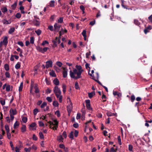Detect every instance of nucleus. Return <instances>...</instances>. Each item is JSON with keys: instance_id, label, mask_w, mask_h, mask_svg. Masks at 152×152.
<instances>
[{"instance_id": "57", "label": "nucleus", "mask_w": 152, "mask_h": 152, "mask_svg": "<svg viewBox=\"0 0 152 152\" xmlns=\"http://www.w3.org/2000/svg\"><path fill=\"white\" fill-rule=\"evenodd\" d=\"M62 136H63L65 138H66L67 137V134L66 132L65 131H64L62 133Z\"/></svg>"}, {"instance_id": "39", "label": "nucleus", "mask_w": 152, "mask_h": 152, "mask_svg": "<svg viewBox=\"0 0 152 152\" xmlns=\"http://www.w3.org/2000/svg\"><path fill=\"white\" fill-rule=\"evenodd\" d=\"M4 127L7 132H10L9 127L8 125H6Z\"/></svg>"}, {"instance_id": "60", "label": "nucleus", "mask_w": 152, "mask_h": 152, "mask_svg": "<svg viewBox=\"0 0 152 152\" xmlns=\"http://www.w3.org/2000/svg\"><path fill=\"white\" fill-rule=\"evenodd\" d=\"M39 126H44V124L42 121H39Z\"/></svg>"}, {"instance_id": "32", "label": "nucleus", "mask_w": 152, "mask_h": 152, "mask_svg": "<svg viewBox=\"0 0 152 152\" xmlns=\"http://www.w3.org/2000/svg\"><path fill=\"white\" fill-rule=\"evenodd\" d=\"M63 91L65 93L66 91V86L64 84L62 85Z\"/></svg>"}, {"instance_id": "14", "label": "nucleus", "mask_w": 152, "mask_h": 152, "mask_svg": "<svg viewBox=\"0 0 152 152\" xmlns=\"http://www.w3.org/2000/svg\"><path fill=\"white\" fill-rule=\"evenodd\" d=\"M64 70L63 72V77L64 78H66L67 77V71L64 69Z\"/></svg>"}, {"instance_id": "55", "label": "nucleus", "mask_w": 152, "mask_h": 152, "mask_svg": "<svg viewBox=\"0 0 152 152\" xmlns=\"http://www.w3.org/2000/svg\"><path fill=\"white\" fill-rule=\"evenodd\" d=\"M82 34L83 37L86 36V30H83L82 33Z\"/></svg>"}, {"instance_id": "41", "label": "nucleus", "mask_w": 152, "mask_h": 152, "mask_svg": "<svg viewBox=\"0 0 152 152\" xmlns=\"http://www.w3.org/2000/svg\"><path fill=\"white\" fill-rule=\"evenodd\" d=\"M22 121L24 123H26L27 121V118L26 117H23L22 118Z\"/></svg>"}, {"instance_id": "27", "label": "nucleus", "mask_w": 152, "mask_h": 152, "mask_svg": "<svg viewBox=\"0 0 152 152\" xmlns=\"http://www.w3.org/2000/svg\"><path fill=\"white\" fill-rule=\"evenodd\" d=\"M121 5L123 8H124V9H128L129 10V9H128L127 7L126 6L124 5V0H121Z\"/></svg>"}, {"instance_id": "12", "label": "nucleus", "mask_w": 152, "mask_h": 152, "mask_svg": "<svg viewBox=\"0 0 152 152\" xmlns=\"http://www.w3.org/2000/svg\"><path fill=\"white\" fill-rule=\"evenodd\" d=\"M88 96L89 98H92L94 95L95 94V92L94 91H92L91 93H88Z\"/></svg>"}, {"instance_id": "44", "label": "nucleus", "mask_w": 152, "mask_h": 152, "mask_svg": "<svg viewBox=\"0 0 152 152\" xmlns=\"http://www.w3.org/2000/svg\"><path fill=\"white\" fill-rule=\"evenodd\" d=\"M47 104L46 102H44L41 104L40 107L41 108H43L45 107V106H46L47 105Z\"/></svg>"}, {"instance_id": "34", "label": "nucleus", "mask_w": 152, "mask_h": 152, "mask_svg": "<svg viewBox=\"0 0 152 152\" xmlns=\"http://www.w3.org/2000/svg\"><path fill=\"white\" fill-rule=\"evenodd\" d=\"M19 125V123L17 121H16L14 124L13 127L14 129H15L17 126H18Z\"/></svg>"}, {"instance_id": "42", "label": "nucleus", "mask_w": 152, "mask_h": 152, "mask_svg": "<svg viewBox=\"0 0 152 152\" xmlns=\"http://www.w3.org/2000/svg\"><path fill=\"white\" fill-rule=\"evenodd\" d=\"M135 97L134 95H132L131 96V101L132 102H133L135 100Z\"/></svg>"}, {"instance_id": "28", "label": "nucleus", "mask_w": 152, "mask_h": 152, "mask_svg": "<svg viewBox=\"0 0 152 152\" xmlns=\"http://www.w3.org/2000/svg\"><path fill=\"white\" fill-rule=\"evenodd\" d=\"M107 115L108 116H115V114L114 113H112L111 112H108L107 113Z\"/></svg>"}, {"instance_id": "61", "label": "nucleus", "mask_w": 152, "mask_h": 152, "mask_svg": "<svg viewBox=\"0 0 152 152\" xmlns=\"http://www.w3.org/2000/svg\"><path fill=\"white\" fill-rule=\"evenodd\" d=\"M7 137L9 139H10V138H11V134L10 133V132H7Z\"/></svg>"}, {"instance_id": "64", "label": "nucleus", "mask_w": 152, "mask_h": 152, "mask_svg": "<svg viewBox=\"0 0 152 152\" xmlns=\"http://www.w3.org/2000/svg\"><path fill=\"white\" fill-rule=\"evenodd\" d=\"M17 44L22 47L23 46V44L22 41L18 42Z\"/></svg>"}, {"instance_id": "46", "label": "nucleus", "mask_w": 152, "mask_h": 152, "mask_svg": "<svg viewBox=\"0 0 152 152\" xmlns=\"http://www.w3.org/2000/svg\"><path fill=\"white\" fill-rule=\"evenodd\" d=\"M39 137L40 139H43L44 138V135L41 132H40L39 133Z\"/></svg>"}, {"instance_id": "54", "label": "nucleus", "mask_w": 152, "mask_h": 152, "mask_svg": "<svg viewBox=\"0 0 152 152\" xmlns=\"http://www.w3.org/2000/svg\"><path fill=\"white\" fill-rule=\"evenodd\" d=\"M32 139L36 141L37 140V137H36L35 134H33Z\"/></svg>"}, {"instance_id": "53", "label": "nucleus", "mask_w": 152, "mask_h": 152, "mask_svg": "<svg viewBox=\"0 0 152 152\" xmlns=\"http://www.w3.org/2000/svg\"><path fill=\"white\" fill-rule=\"evenodd\" d=\"M5 75L6 77L7 78H10V73L8 72H6L5 73Z\"/></svg>"}, {"instance_id": "35", "label": "nucleus", "mask_w": 152, "mask_h": 152, "mask_svg": "<svg viewBox=\"0 0 152 152\" xmlns=\"http://www.w3.org/2000/svg\"><path fill=\"white\" fill-rule=\"evenodd\" d=\"M75 87L76 89H80V87L79 86L78 83L77 82H75Z\"/></svg>"}, {"instance_id": "6", "label": "nucleus", "mask_w": 152, "mask_h": 152, "mask_svg": "<svg viewBox=\"0 0 152 152\" xmlns=\"http://www.w3.org/2000/svg\"><path fill=\"white\" fill-rule=\"evenodd\" d=\"M53 122L55 123V124H53V122L50 121H48V123L50 124V125H53L56 126V127H58V122L57 121V119H55L53 120Z\"/></svg>"}, {"instance_id": "37", "label": "nucleus", "mask_w": 152, "mask_h": 152, "mask_svg": "<svg viewBox=\"0 0 152 152\" xmlns=\"http://www.w3.org/2000/svg\"><path fill=\"white\" fill-rule=\"evenodd\" d=\"M4 68L6 71H8L9 69V66L7 64H6L4 65Z\"/></svg>"}, {"instance_id": "59", "label": "nucleus", "mask_w": 152, "mask_h": 152, "mask_svg": "<svg viewBox=\"0 0 152 152\" xmlns=\"http://www.w3.org/2000/svg\"><path fill=\"white\" fill-rule=\"evenodd\" d=\"M48 29L50 30L51 31H53V27L52 26H48Z\"/></svg>"}, {"instance_id": "2", "label": "nucleus", "mask_w": 152, "mask_h": 152, "mask_svg": "<svg viewBox=\"0 0 152 152\" xmlns=\"http://www.w3.org/2000/svg\"><path fill=\"white\" fill-rule=\"evenodd\" d=\"M85 102L86 104V107L87 109L91 110H93V109L91 107L90 104V101L89 99H87L85 100Z\"/></svg>"}, {"instance_id": "9", "label": "nucleus", "mask_w": 152, "mask_h": 152, "mask_svg": "<svg viewBox=\"0 0 152 152\" xmlns=\"http://www.w3.org/2000/svg\"><path fill=\"white\" fill-rule=\"evenodd\" d=\"M33 23L34 25L37 26H39L40 24V22L37 19L34 20Z\"/></svg>"}, {"instance_id": "21", "label": "nucleus", "mask_w": 152, "mask_h": 152, "mask_svg": "<svg viewBox=\"0 0 152 152\" xmlns=\"http://www.w3.org/2000/svg\"><path fill=\"white\" fill-rule=\"evenodd\" d=\"M15 31V28L14 27L13 28H10L9 29V31H8V33L9 34H11L13 32H14V31Z\"/></svg>"}, {"instance_id": "31", "label": "nucleus", "mask_w": 152, "mask_h": 152, "mask_svg": "<svg viewBox=\"0 0 152 152\" xmlns=\"http://www.w3.org/2000/svg\"><path fill=\"white\" fill-rule=\"evenodd\" d=\"M1 10L2 12L3 13H5L7 11V9L6 7L2 8Z\"/></svg>"}, {"instance_id": "50", "label": "nucleus", "mask_w": 152, "mask_h": 152, "mask_svg": "<svg viewBox=\"0 0 152 152\" xmlns=\"http://www.w3.org/2000/svg\"><path fill=\"white\" fill-rule=\"evenodd\" d=\"M37 50L41 52L42 53V48L39 46H38L37 47Z\"/></svg>"}, {"instance_id": "17", "label": "nucleus", "mask_w": 152, "mask_h": 152, "mask_svg": "<svg viewBox=\"0 0 152 152\" xmlns=\"http://www.w3.org/2000/svg\"><path fill=\"white\" fill-rule=\"evenodd\" d=\"M53 83L56 86L58 85L59 84V81L57 78H55L54 80Z\"/></svg>"}, {"instance_id": "26", "label": "nucleus", "mask_w": 152, "mask_h": 152, "mask_svg": "<svg viewBox=\"0 0 152 152\" xmlns=\"http://www.w3.org/2000/svg\"><path fill=\"white\" fill-rule=\"evenodd\" d=\"M20 63L18 62L15 65V67L16 69H18L20 67Z\"/></svg>"}, {"instance_id": "13", "label": "nucleus", "mask_w": 152, "mask_h": 152, "mask_svg": "<svg viewBox=\"0 0 152 152\" xmlns=\"http://www.w3.org/2000/svg\"><path fill=\"white\" fill-rule=\"evenodd\" d=\"M134 23L135 25L140 27V23L139 22L138 20L136 19H134Z\"/></svg>"}, {"instance_id": "38", "label": "nucleus", "mask_w": 152, "mask_h": 152, "mask_svg": "<svg viewBox=\"0 0 152 152\" xmlns=\"http://www.w3.org/2000/svg\"><path fill=\"white\" fill-rule=\"evenodd\" d=\"M69 138L71 139H73V132L72 131L69 134Z\"/></svg>"}, {"instance_id": "23", "label": "nucleus", "mask_w": 152, "mask_h": 152, "mask_svg": "<svg viewBox=\"0 0 152 152\" xmlns=\"http://www.w3.org/2000/svg\"><path fill=\"white\" fill-rule=\"evenodd\" d=\"M83 105H84V108H82L81 110V112H82V118H83V117H84V115H85V114H86V111L85 110H84V109H85V106H84V104H83Z\"/></svg>"}, {"instance_id": "30", "label": "nucleus", "mask_w": 152, "mask_h": 152, "mask_svg": "<svg viewBox=\"0 0 152 152\" xmlns=\"http://www.w3.org/2000/svg\"><path fill=\"white\" fill-rule=\"evenodd\" d=\"M35 31L38 36L39 35L41 34L42 32L39 29H38L37 30H35Z\"/></svg>"}, {"instance_id": "40", "label": "nucleus", "mask_w": 152, "mask_h": 152, "mask_svg": "<svg viewBox=\"0 0 152 152\" xmlns=\"http://www.w3.org/2000/svg\"><path fill=\"white\" fill-rule=\"evenodd\" d=\"M21 15L20 13L18 12L16 14L15 16L16 18L19 19L21 17Z\"/></svg>"}, {"instance_id": "20", "label": "nucleus", "mask_w": 152, "mask_h": 152, "mask_svg": "<svg viewBox=\"0 0 152 152\" xmlns=\"http://www.w3.org/2000/svg\"><path fill=\"white\" fill-rule=\"evenodd\" d=\"M57 140L58 141H59V142H61V141H62L63 140V138L62 136L60 135V136L57 137Z\"/></svg>"}, {"instance_id": "29", "label": "nucleus", "mask_w": 152, "mask_h": 152, "mask_svg": "<svg viewBox=\"0 0 152 152\" xmlns=\"http://www.w3.org/2000/svg\"><path fill=\"white\" fill-rule=\"evenodd\" d=\"M53 105L56 107H58L59 105L58 102L57 101H54L53 102Z\"/></svg>"}, {"instance_id": "1", "label": "nucleus", "mask_w": 152, "mask_h": 152, "mask_svg": "<svg viewBox=\"0 0 152 152\" xmlns=\"http://www.w3.org/2000/svg\"><path fill=\"white\" fill-rule=\"evenodd\" d=\"M69 73L70 76L71 78L77 80L81 77V74L82 73L80 71H78L76 69H74L73 70V71L70 70Z\"/></svg>"}, {"instance_id": "22", "label": "nucleus", "mask_w": 152, "mask_h": 152, "mask_svg": "<svg viewBox=\"0 0 152 152\" xmlns=\"http://www.w3.org/2000/svg\"><path fill=\"white\" fill-rule=\"evenodd\" d=\"M26 126L25 125H23L21 128V131L22 132H24L26 131Z\"/></svg>"}, {"instance_id": "4", "label": "nucleus", "mask_w": 152, "mask_h": 152, "mask_svg": "<svg viewBox=\"0 0 152 152\" xmlns=\"http://www.w3.org/2000/svg\"><path fill=\"white\" fill-rule=\"evenodd\" d=\"M53 91L55 94H61V91L60 89L57 86H55L53 89Z\"/></svg>"}, {"instance_id": "62", "label": "nucleus", "mask_w": 152, "mask_h": 152, "mask_svg": "<svg viewBox=\"0 0 152 152\" xmlns=\"http://www.w3.org/2000/svg\"><path fill=\"white\" fill-rule=\"evenodd\" d=\"M46 99L49 102H51L52 101V99L50 97H47L46 98Z\"/></svg>"}, {"instance_id": "43", "label": "nucleus", "mask_w": 152, "mask_h": 152, "mask_svg": "<svg viewBox=\"0 0 152 152\" xmlns=\"http://www.w3.org/2000/svg\"><path fill=\"white\" fill-rule=\"evenodd\" d=\"M38 110L37 108L33 110V113L34 115H36L38 112Z\"/></svg>"}, {"instance_id": "11", "label": "nucleus", "mask_w": 152, "mask_h": 152, "mask_svg": "<svg viewBox=\"0 0 152 152\" xmlns=\"http://www.w3.org/2000/svg\"><path fill=\"white\" fill-rule=\"evenodd\" d=\"M17 1L18 0H17L16 1H15L14 4L12 5L11 6V8L13 10H15L16 7V6L17 4Z\"/></svg>"}, {"instance_id": "10", "label": "nucleus", "mask_w": 152, "mask_h": 152, "mask_svg": "<svg viewBox=\"0 0 152 152\" xmlns=\"http://www.w3.org/2000/svg\"><path fill=\"white\" fill-rule=\"evenodd\" d=\"M75 67L76 68V69H77V70L78 71H80V72L81 73L83 72V70L82 69V68L81 66L76 65L75 66Z\"/></svg>"}, {"instance_id": "7", "label": "nucleus", "mask_w": 152, "mask_h": 152, "mask_svg": "<svg viewBox=\"0 0 152 152\" xmlns=\"http://www.w3.org/2000/svg\"><path fill=\"white\" fill-rule=\"evenodd\" d=\"M72 109V104L71 103L70 104L67 106V110L69 113H70Z\"/></svg>"}, {"instance_id": "49", "label": "nucleus", "mask_w": 152, "mask_h": 152, "mask_svg": "<svg viewBox=\"0 0 152 152\" xmlns=\"http://www.w3.org/2000/svg\"><path fill=\"white\" fill-rule=\"evenodd\" d=\"M10 85H8L6 87V91H9L10 90Z\"/></svg>"}, {"instance_id": "58", "label": "nucleus", "mask_w": 152, "mask_h": 152, "mask_svg": "<svg viewBox=\"0 0 152 152\" xmlns=\"http://www.w3.org/2000/svg\"><path fill=\"white\" fill-rule=\"evenodd\" d=\"M48 49V47L44 48L42 49V53H44L45 52H46Z\"/></svg>"}, {"instance_id": "15", "label": "nucleus", "mask_w": 152, "mask_h": 152, "mask_svg": "<svg viewBox=\"0 0 152 152\" xmlns=\"http://www.w3.org/2000/svg\"><path fill=\"white\" fill-rule=\"evenodd\" d=\"M55 3V1L54 0H51V1L49 3V6L50 7H54V3Z\"/></svg>"}, {"instance_id": "8", "label": "nucleus", "mask_w": 152, "mask_h": 152, "mask_svg": "<svg viewBox=\"0 0 152 152\" xmlns=\"http://www.w3.org/2000/svg\"><path fill=\"white\" fill-rule=\"evenodd\" d=\"M1 42H2V43H3L4 45L5 46H7L8 42V37H6L5 36L4 39L2 41H1Z\"/></svg>"}, {"instance_id": "18", "label": "nucleus", "mask_w": 152, "mask_h": 152, "mask_svg": "<svg viewBox=\"0 0 152 152\" xmlns=\"http://www.w3.org/2000/svg\"><path fill=\"white\" fill-rule=\"evenodd\" d=\"M49 75L53 77H56V74L54 71L53 70H52L50 72Z\"/></svg>"}, {"instance_id": "52", "label": "nucleus", "mask_w": 152, "mask_h": 152, "mask_svg": "<svg viewBox=\"0 0 152 152\" xmlns=\"http://www.w3.org/2000/svg\"><path fill=\"white\" fill-rule=\"evenodd\" d=\"M56 64L57 65L60 67L61 66L62 64V63L60 61L57 62Z\"/></svg>"}, {"instance_id": "36", "label": "nucleus", "mask_w": 152, "mask_h": 152, "mask_svg": "<svg viewBox=\"0 0 152 152\" xmlns=\"http://www.w3.org/2000/svg\"><path fill=\"white\" fill-rule=\"evenodd\" d=\"M32 149L31 147H29L28 148H24V150L26 152H30Z\"/></svg>"}, {"instance_id": "47", "label": "nucleus", "mask_w": 152, "mask_h": 152, "mask_svg": "<svg viewBox=\"0 0 152 152\" xmlns=\"http://www.w3.org/2000/svg\"><path fill=\"white\" fill-rule=\"evenodd\" d=\"M30 42L32 44H33L34 43V38L33 37H30Z\"/></svg>"}, {"instance_id": "63", "label": "nucleus", "mask_w": 152, "mask_h": 152, "mask_svg": "<svg viewBox=\"0 0 152 152\" xmlns=\"http://www.w3.org/2000/svg\"><path fill=\"white\" fill-rule=\"evenodd\" d=\"M78 132L77 130H75L74 132L75 136L76 137H77V136H78Z\"/></svg>"}, {"instance_id": "19", "label": "nucleus", "mask_w": 152, "mask_h": 152, "mask_svg": "<svg viewBox=\"0 0 152 152\" xmlns=\"http://www.w3.org/2000/svg\"><path fill=\"white\" fill-rule=\"evenodd\" d=\"M10 113L12 114L13 115H15L17 114V111L16 110L11 109L10 110Z\"/></svg>"}, {"instance_id": "56", "label": "nucleus", "mask_w": 152, "mask_h": 152, "mask_svg": "<svg viewBox=\"0 0 152 152\" xmlns=\"http://www.w3.org/2000/svg\"><path fill=\"white\" fill-rule=\"evenodd\" d=\"M133 148V146L132 145L129 144V150L130 151H132Z\"/></svg>"}, {"instance_id": "48", "label": "nucleus", "mask_w": 152, "mask_h": 152, "mask_svg": "<svg viewBox=\"0 0 152 152\" xmlns=\"http://www.w3.org/2000/svg\"><path fill=\"white\" fill-rule=\"evenodd\" d=\"M46 44H49V42L47 40H45L41 44V45L42 46H44Z\"/></svg>"}, {"instance_id": "33", "label": "nucleus", "mask_w": 152, "mask_h": 152, "mask_svg": "<svg viewBox=\"0 0 152 152\" xmlns=\"http://www.w3.org/2000/svg\"><path fill=\"white\" fill-rule=\"evenodd\" d=\"M63 17H60L58 20L57 22L58 23H61L63 22Z\"/></svg>"}, {"instance_id": "51", "label": "nucleus", "mask_w": 152, "mask_h": 152, "mask_svg": "<svg viewBox=\"0 0 152 152\" xmlns=\"http://www.w3.org/2000/svg\"><path fill=\"white\" fill-rule=\"evenodd\" d=\"M36 123L35 122H33L30 125L29 127L31 128L34 127L36 126Z\"/></svg>"}, {"instance_id": "5", "label": "nucleus", "mask_w": 152, "mask_h": 152, "mask_svg": "<svg viewBox=\"0 0 152 152\" xmlns=\"http://www.w3.org/2000/svg\"><path fill=\"white\" fill-rule=\"evenodd\" d=\"M61 26V25L58 24L57 23H55L54 25L55 31L56 32L59 31Z\"/></svg>"}, {"instance_id": "25", "label": "nucleus", "mask_w": 152, "mask_h": 152, "mask_svg": "<svg viewBox=\"0 0 152 152\" xmlns=\"http://www.w3.org/2000/svg\"><path fill=\"white\" fill-rule=\"evenodd\" d=\"M2 22L3 23L6 24H10V22H9L8 21V20H6L5 19H3L2 20Z\"/></svg>"}, {"instance_id": "16", "label": "nucleus", "mask_w": 152, "mask_h": 152, "mask_svg": "<svg viewBox=\"0 0 152 152\" xmlns=\"http://www.w3.org/2000/svg\"><path fill=\"white\" fill-rule=\"evenodd\" d=\"M0 102L1 104L3 106L5 105V101L4 99L2 98H0Z\"/></svg>"}, {"instance_id": "24", "label": "nucleus", "mask_w": 152, "mask_h": 152, "mask_svg": "<svg viewBox=\"0 0 152 152\" xmlns=\"http://www.w3.org/2000/svg\"><path fill=\"white\" fill-rule=\"evenodd\" d=\"M23 82H21L20 83V86L19 88V91L20 92L22 91V88H23Z\"/></svg>"}, {"instance_id": "3", "label": "nucleus", "mask_w": 152, "mask_h": 152, "mask_svg": "<svg viewBox=\"0 0 152 152\" xmlns=\"http://www.w3.org/2000/svg\"><path fill=\"white\" fill-rule=\"evenodd\" d=\"M53 61L51 60L47 61L46 62V64L45 67L47 69L49 67H52L53 66Z\"/></svg>"}, {"instance_id": "45", "label": "nucleus", "mask_w": 152, "mask_h": 152, "mask_svg": "<svg viewBox=\"0 0 152 152\" xmlns=\"http://www.w3.org/2000/svg\"><path fill=\"white\" fill-rule=\"evenodd\" d=\"M55 114L56 115L57 117H59L60 116V114L59 110H57L55 113Z\"/></svg>"}]
</instances>
